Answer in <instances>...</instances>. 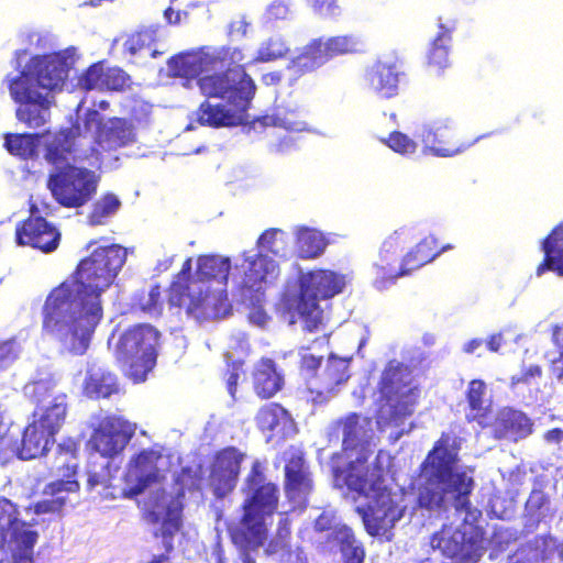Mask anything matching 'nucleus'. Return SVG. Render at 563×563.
Masks as SVG:
<instances>
[{
  "label": "nucleus",
  "mask_w": 563,
  "mask_h": 563,
  "mask_svg": "<svg viewBox=\"0 0 563 563\" xmlns=\"http://www.w3.org/2000/svg\"><path fill=\"white\" fill-rule=\"evenodd\" d=\"M288 51L282 36H271L260 45L255 60L260 63L276 60L283 58Z\"/></svg>",
  "instance_id": "nucleus-50"
},
{
  "label": "nucleus",
  "mask_w": 563,
  "mask_h": 563,
  "mask_svg": "<svg viewBox=\"0 0 563 563\" xmlns=\"http://www.w3.org/2000/svg\"><path fill=\"white\" fill-rule=\"evenodd\" d=\"M346 285L345 275L330 269H314L300 278L298 294L285 295L282 299V309L289 314L290 323L298 314L303 322V329L316 332L323 324V310L319 300L333 298L341 294Z\"/></svg>",
  "instance_id": "nucleus-6"
},
{
  "label": "nucleus",
  "mask_w": 563,
  "mask_h": 563,
  "mask_svg": "<svg viewBox=\"0 0 563 563\" xmlns=\"http://www.w3.org/2000/svg\"><path fill=\"white\" fill-rule=\"evenodd\" d=\"M162 459V453L154 449H144L134 454L126 467L124 482L134 483L122 492L125 498H134L141 495L152 484L161 479L157 462Z\"/></svg>",
  "instance_id": "nucleus-20"
},
{
  "label": "nucleus",
  "mask_w": 563,
  "mask_h": 563,
  "mask_svg": "<svg viewBox=\"0 0 563 563\" xmlns=\"http://www.w3.org/2000/svg\"><path fill=\"white\" fill-rule=\"evenodd\" d=\"M407 243L402 233L395 231L385 239L382 244L378 261L375 263L377 276L384 282H395L399 276H391V273H397L396 267L398 253L404 249Z\"/></svg>",
  "instance_id": "nucleus-34"
},
{
  "label": "nucleus",
  "mask_w": 563,
  "mask_h": 563,
  "mask_svg": "<svg viewBox=\"0 0 563 563\" xmlns=\"http://www.w3.org/2000/svg\"><path fill=\"white\" fill-rule=\"evenodd\" d=\"M240 48L231 46H221L211 52H187L172 56L168 62V69L174 77L197 78V80L218 64H223L232 59L239 60Z\"/></svg>",
  "instance_id": "nucleus-14"
},
{
  "label": "nucleus",
  "mask_w": 563,
  "mask_h": 563,
  "mask_svg": "<svg viewBox=\"0 0 563 563\" xmlns=\"http://www.w3.org/2000/svg\"><path fill=\"white\" fill-rule=\"evenodd\" d=\"M57 453L76 460L79 453V443L71 439L64 440L58 444Z\"/></svg>",
  "instance_id": "nucleus-63"
},
{
  "label": "nucleus",
  "mask_w": 563,
  "mask_h": 563,
  "mask_svg": "<svg viewBox=\"0 0 563 563\" xmlns=\"http://www.w3.org/2000/svg\"><path fill=\"white\" fill-rule=\"evenodd\" d=\"M486 384L482 379H473L468 383L466 389V401L472 411L471 416H467V421H475L487 416L488 407L485 405Z\"/></svg>",
  "instance_id": "nucleus-46"
},
{
  "label": "nucleus",
  "mask_w": 563,
  "mask_h": 563,
  "mask_svg": "<svg viewBox=\"0 0 563 563\" xmlns=\"http://www.w3.org/2000/svg\"><path fill=\"white\" fill-rule=\"evenodd\" d=\"M62 234L57 227L46 218L31 214L18 222L15 227V243L19 246H27L44 254L56 251L60 243Z\"/></svg>",
  "instance_id": "nucleus-18"
},
{
  "label": "nucleus",
  "mask_w": 563,
  "mask_h": 563,
  "mask_svg": "<svg viewBox=\"0 0 563 563\" xmlns=\"http://www.w3.org/2000/svg\"><path fill=\"white\" fill-rule=\"evenodd\" d=\"M460 444L456 439L443 432L420 465L423 482L418 488L417 505L427 510L445 508L450 495L456 511L467 512L474 479L464 471H455Z\"/></svg>",
  "instance_id": "nucleus-3"
},
{
  "label": "nucleus",
  "mask_w": 563,
  "mask_h": 563,
  "mask_svg": "<svg viewBox=\"0 0 563 563\" xmlns=\"http://www.w3.org/2000/svg\"><path fill=\"white\" fill-rule=\"evenodd\" d=\"M451 249L450 245L440 246L433 235L423 238L402 257L397 273L391 276H406L433 261L442 252Z\"/></svg>",
  "instance_id": "nucleus-29"
},
{
  "label": "nucleus",
  "mask_w": 563,
  "mask_h": 563,
  "mask_svg": "<svg viewBox=\"0 0 563 563\" xmlns=\"http://www.w3.org/2000/svg\"><path fill=\"white\" fill-rule=\"evenodd\" d=\"M439 32L430 44L427 54V64L429 67L441 71L449 66V51L452 42V33L456 30L457 21L455 19H438Z\"/></svg>",
  "instance_id": "nucleus-32"
},
{
  "label": "nucleus",
  "mask_w": 563,
  "mask_h": 563,
  "mask_svg": "<svg viewBox=\"0 0 563 563\" xmlns=\"http://www.w3.org/2000/svg\"><path fill=\"white\" fill-rule=\"evenodd\" d=\"M255 421L261 431L276 434H284L294 424L288 410L278 402L262 406L256 413Z\"/></svg>",
  "instance_id": "nucleus-39"
},
{
  "label": "nucleus",
  "mask_w": 563,
  "mask_h": 563,
  "mask_svg": "<svg viewBox=\"0 0 563 563\" xmlns=\"http://www.w3.org/2000/svg\"><path fill=\"white\" fill-rule=\"evenodd\" d=\"M336 424L342 429V450H355L361 444L363 435L361 415L351 412L339 419Z\"/></svg>",
  "instance_id": "nucleus-45"
},
{
  "label": "nucleus",
  "mask_w": 563,
  "mask_h": 563,
  "mask_svg": "<svg viewBox=\"0 0 563 563\" xmlns=\"http://www.w3.org/2000/svg\"><path fill=\"white\" fill-rule=\"evenodd\" d=\"M243 362L234 361L228 364V368L224 372V380L227 384V389L231 397H235L238 390V380L240 378V373L242 371Z\"/></svg>",
  "instance_id": "nucleus-56"
},
{
  "label": "nucleus",
  "mask_w": 563,
  "mask_h": 563,
  "mask_svg": "<svg viewBox=\"0 0 563 563\" xmlns=\"http://www.w3.org/2000/svg\"><path fill=\"white\" fill-rule=\"evenodd\" d=\"M367 457L357 456L343 467L342 453H334L330 459L334 486L346 487L367 498L364 506L355 511L361 516L366 532L372 537L384 536L405 512L396 498V494L384 484V467L378 457L366 466Z\"/></svg>",
  "instance_id": "nucleus-2"
},
{
  "label": "nucleus",
  "mask_w": 563,
  "mask_h": 563,
  "mask_svg": "<svg viewBox=\"0 0 563 563\" xmlns=\"http://www.w3.org/2000/svg\"><path fill=\"white\" fill-rule=\"evenodd\" d=\"M542 376V367L540 365H531L521 369L519 375L511 377V385H528L531 380Z\"/></svg>",
  "instance_id": "nucleus-58"
},
{
  "label": "nucleus",
  "mask_w": 563,
  "mask_h": 563,
  "mask_svg": "<svg viewBox=\"0 0 563 563\" xmlns=\"http://www.w3.org/2000/svg\"><path fill=\"white\" fill-rule=\"evenodd\" d=\"M16 354L14 351V344L10 340L0 339V367H3L8 363L15 360Z\"/></svg>",
  "instance_id": "nucleus-62"
},
{
  "label": "nucleus",
  "mask_w": 563,
  "mask_h": 563,
  "mask_svg": "<svg viewBox=\"0 0 563 563\" xmlns=\"http://www.w3.org/2000/svg\"><path fill=\"white\" fill-rule=\"evenodd\" d=\"M314 12L324 18H333L340 13L338 0H310Z\"/></svg>",
  "instance_id": "nucleus-57"
},
{
  "label": "nucleus",
  "mask_w": 563,
  "mask_h": 563,
  "mask_svg": "<svg viewBox=\"0 0 563 563\" xmlns=\"http://www.w3.org/2000/svg\"><path fill=\"white\" fill-rule=\"evenodd\" d=\"M159 331L151 324H135L119 338L114 355L134 383L144 382L157 358Z\"/></svg>",
  "instance_id": "nucleus-9"
},
{
  "label": "nucleus",
  "mask_w": 563,
  "mask_h": 563,
  "mask_svg": "<svg viewBox=\"0 0 563 563\" xmlns=\"http://www.w3.org/2000/svg\"><path fill=\"white\" fill-rule=\"evenodd\" d=\"M99 178L93 170L65 164L49 173L46 187L55 201L68 209L87 205L97 194Z\"/></svg>",
  "instance_id": "nucleus-10"
},
{
  "label": "nucleus",
  "mask_w": 563,
  "mask_h": 563,
  "mask_svg": "<svg viewBox=\"0 0 563 563\" xmlns=\"http://www.w3.org/2000/svg\"><path fill=\"white\" fill-rule=\"evenodd\" d=\"M192 261L186 258L180 271L174 276L167 289V303L170 309L185 308L188 316L197 319L218 316L219 311L214 307V301H220L222 297L210 291L199 290L197 294L190 292Z\"/></svg>",
  "instance_id": "nucleus-11"
},
{
  "label": "nucleus",
  "mask_w": 563,
  "mask_h": 563,
  "mask_svg": "<svg viewBox=\"0 0 563 563\" xmlns=\"http://www.w3.org/2000/svg\"><path fill=\"white\" fill-rule=\"evenodd\" d=\"M550 503L548 495L541 489H532L527 501L526 508L532 512H539Z\"/></svg>",
  "instance_id": "nucleus-59"
},
{
  "label": "nucleus",
  "mask_w": 563,
  "mask_h": 563,
  "mask_svg": "<svg viewBox=\"0 0 563 563\" xmlns=\"http://www.w3.org/2000/svg\"><path fill=\"white\" fill-rule=\"evenodd\" d=\"M157 30L153 27H143L126 37L123 43V51L131 56L148 53L152 58H156L164 53L157 48Z\"/></svg>",
  "instance_id": "nucleus-41"
},
{
  "label": "nucleus",
  "mask_w": 563,
  "mask_h": 563,
  "mask_svg": "<svg viewBox=\"0 0 563 563\" xmlns=\"http://www.w3.org/2000/svg\"><path fill=\"white\" fill-rule=\"evenodd\" d=\"M329 540L339 545L344 563H364L365 549L355 538L351 528L346 526L335 527L329 534Z\"/></svg>",
  "instance_id": "nucleus-40"
},
{
  "label": "nucleus",
  "mask_w": 563,
  "mask_h": 563,
  "mask_svg": "<svg viewBox=\"0 0 563 563\" xmlns=\"http://www.w3.org/2000/svg\"><path fill=\"white\" fill-rule=\"evenodd\" d=\"M9 531L16 548L31 555L38 538V533L31 529V525L20 519H11Z\"/></svg>",
  "instance_id": "nucleus-47"
},
{
  "label": "nucleus",
  "mask_w": 563,
  "mask_h": 563,
  "mask_svg": "<svg viewBox=\"0 0 563 563\" xmlns=\"http://www.w3.org/2000/svg\"><path fill=\"white\" fill-rule=\"evenodd\" d=\"M247 110L224 102L212 104L206 98L196 111V120L199 124L211 128L236 126L247 120Z\"/></svg>",
  "instance_id": "nucleus-26"
},
{
  "label": "nucleus",
  "mask_w": 563,
  "mask_h": 563,
  "mask_svg": "<svg viewBox=\"0 0 563 563\" xmlns=\"http://www.w3.org/2000/svg\"><path fill=\"white\" fill-rule=\"evenodd\" d=\"M86 131H95V143L103 152H112L135 141L134 126L128 119L113 117L107 122L97 110H88L84 117Z\"/></svg>",
  "instance_id": "nucleus-17"
},
{
  "label": "nucleus",
  "mask_w": 563,
  "mask_h": 563,
  "mask_svg": "<svg viewBox=\"0 0 563 563\" xmlns=\"http://www.w3.org/2000/svg\"><path fill=\"white\" fill-rule=\"evenodd\" d=\"M246 485L251 493L242 504L243 514L239 521L228 523L227 530L233 544L262 547L267 539L265 518L272 516L278 507V487L265 483V475L257 461L252 464Z\"/></svg>",
  "instance_id": "nucleus-5"
},
{
  "label": "nucleus",
  "mask_w": 563,
  "mask_h": 563,
  "mask_svg": "<svg viewBox=\"0 0 563 563\" xmlns=\"http://www.w3.org/2000/svg\"><path fill=\"white\" fill-rule=\"evenodd\" d=\"M385 143L394 152L401 155L413 154L417 150L416 142L399 131L391 132L385 140Z\"/></svg>",
  "instance_id": "nucleus-54"
},
{
  "label": "nucleus",
  "mask_w": 563,
  "mask_h": 563,
  "mask_svg": "<svg viewBox=\"0 0 563 563\" xmlns=\"http://www.w3.org/2000/svg\"><path fill=\"white\" fill-rule=\"evenodd\" d=\"M40 101L41 103L31 101L30 103L18 104L15 109L16 120L30 129L43 126L49 119L51 101L47 97Z\"/></svg>",
  "instance_id": "nucleus-44"
},
{
  "label": "nucleus",
  "mask_w": 563,
  "mask_h": 563,
  "mask_svg": "<svg viewBox=\"0 0 563 563\" xmlns=\"http://www.w3.org/2000/svg\"><path fill=\"white\" fill-rule=\"evenodd\" d=\"M125 260L121 245L99 246L47 295L42 309L43 329L73 354L87 351L103 317L101 296L112 286Z\"/></svg>",
  "instance_id": "nucleus-1"
},
{
  "label": "nucleus",
  "mask_w": 563,
  "mask_h": 563,
  "mask_svg": "<svg viewBox=\"0 0 563 563\" xmlns=\"http://www.w3.org/2000/svg\"><path fill=\"white\" fill-rule=\"evenodd\" d=\"M8 89L10 97L16 104L30 103L31 101L41 103L40 100L43 101L47 97V92H44L45 89L40 87L35 77L26 67L9 80Z\"/></svg>",
  "instance_id": "nucleus-37"
},
{
  "label": "nucleus",
  "mask_w": 563,
  "mask_h": 563,
  "mask_svg": "<svg viewBox=\"0 0 563 563\" xmlns=\"http://www.w3.org/2000/svg\"><path fill=\"white\" fill-rule=\"evenodd\" d=\"M245 454L235 446L214 452L209 465L208 486L216 499H223L235 489Z\"/></svg>",
  "instance_id": "nucleus-15"
},
{
  "label": "nucleus",
  "mask_w": 563,
  "mask_h": 563,
  "mask_svg": "<svg viewBox=\"0 0 563 563\" xmlns=\"http://www.w3.org/2000/svg\"><path fill=\"white\" fill-rule=\"evenodd\" d=\"M253 389L261 399H269L284 387V375L277 369L276 363L268 357H262L252 373Z\"/></svg>",
  "instance_id": "nucleus-31"
},
{
  "label": "nucleus",
  "mask_w": 563,
  "mask_h": 563,
  "mask_svg": "<svg viewBox=\"0 0 563 563\" xmlns=\"http://www.w3.org/2000/svg\"><path fill=\"white\" fill-rule=\"evenodd\" d=\"M231 271L229 257L203 254L197 257L195 276L200 283H217L227 286Z\"/></svg>",
  "instance_id": "nucleus-35"
},
{
  "label": "nucleus",
  "mask_w": 563,
  "mask_h": 563,
  "mask_svg": "<svg viewBox=\"0 0 563 563\" xmlns=\"http://www.w3.org/2000/svg\"><path fill=\"white\" fill-rule=\"evenodd\" d=\"M534 423L527 413L512 408L501 410L495 420V433L499 439L519 441L533 433Z\"/></svg>",
  "instance_id": "nucleus-30"
},
{
  "label": "nucleus",
  "mask_w": 563,
  "mask_h": 563,
  "mask_svg": "<svg viewBox=\"0 0 563 563\" xmlns=\"http://www.w3.org/2000/svg\"><path fill=\"white\" fill-rule=\"evenodd\" d=\"M288 12V4L283 0H275L267 8V15L272 20H283L287 16Z\"/></svg>",
  "instance_id": "nucleus-61"
},
{
  "label": "nucleus",
  "mask_w": 563,
  "mask_h": 563,
  "mask_svg": "<svg viewBox=\"0 0 563 563\" xmlns=\"http://www.w3.org/2000/svg\"><path fill=\"white\" fill-rule=\"evenodd\" d=\"M299 253L302 258H316L320 256L325 247L323 239L314 232L302 234L299 240Z\"/></svg>",
  "instance_id": "nucleus-51"
},
{
  "label": "nucleus",
  "mask_w": 563,
  "mask_h": 563,
  "mask_svg": "<svg viewBox=\"0 0 563 563\" xmlns=\"http://www.w3.org/2000/svg\"><path fill=\"white\" fill-rule=\"evenodd\" d=\"M541 249L544 257L537 266V275L540 276L547 271H552L559 276H563V221L543 239Z\"/></svg>",
  "instance_id": "nucleus-33"
},
{
  "label": "nucleus",
  "mask_w": 563,
  "mask_h": 563,
  "mask_svg": "<svg viewBox=\"0 0 563 563\" xmlns=\"http://www.w3.org/2000/svg\"><path fill=\"white\" fill-rule=\"evenodd\" d=\"M430 544L457 563H477L485 551V531L478 526L452 532L441 530L431 536Z\"/></svg>",
  "instance_id": "nucleus-13"
},
{
  "label": "nucleus",
  "mask_w": 563,
  "mask_h": 563,
  "mask_svg": "<svg viewBox=\"0 0 563 563\" xmlns=\"http://www.w3.org/2000/svg\"><path fill=\"white\" fill-rule=\"evenodd\" d=\"M274 267V262L264 254H256L251 257L244 256L241 288L249 291L260 290Z\"/></svg>",
  "instance_id": "nucleus-38"
},
{
  "label": "nucleus",
  "mask_w": 563,
  "mask_h": 563,
  "mask_svg": "<svg viewBox=\"0 0 563 563\" xmlns=\"http://www.w3.org/2000/svg\"><path fill=\"white\" fill-rule=\"evenodd\" d=\"M121 201L117 195L107 192L98 199L88 214V222L91 225H100L113 216L120 208Z\"/></svg>",
  "instance_id": "nucleus-48"
},
{
  "label": "nucleus",
  "mask_w": 563,
  "mask_h": 563,
  "mask_svg": "<svg viewBox=\"0 0 563 563\" xmlns=\"http://www.w3.org/2000/svg\"><path fill=\"white\" fill-rule=\"evenodd\" d=\"M84 393L93 399L109 398L119 393L117 376L101 369L90 371L84 383Z\"/></svg>",
  "instance_id": "nucleus-42"
},
{
  "label": "nucleus",
  "mask_w": 563,
  "mask_h": 563,
  "mask_svg": "<svg viewBox=\"0 0 563 563\" xmlns=\"http://www.w3.org/2000/svg\"><path fill=\"white\" fill-rule=\"evenodd\" d=\"M65 468V475L68 477V479H57L46 485L43 494L49 497L38 500L33 505V510L36 515L59 514L66 504V497L62 496L60 494L63 492L69 493L79 490V483L73 478L76 476L77 465L66 464Z\"/></svg>",
  "instance_id": "nucleus-27"
},
{
  "label": "nucleus",
  "mask_w": 563,
  "mask_h": 563,
  "mask_svg": "<svg viewBox=\"0 0 563 563\" xmlns=\"http://www.w3.org/2000/svg\"><path fill=\"white\" fill-rule=\"evenodd\" d=\"M19 510L15 504L8 498H0V521H5L8 528L11 519H19Z\"/></svg>",
  "instance_id": "nucleus-60"
},
{
  "label": "nucleus",
  "mask_w": 563,
  "mask_h": 563,
  "mask_svg": "<svg viewBox=\"0 0 563 563\" xmlns=\"http://www.w3.org/2000/svg\"><path fill=\"white\" fill-rule=\"evenodd\" d=\"M291 537V522L288 518H282L278 521L275 537L269 540L265 552L271 555L279 552L289 547V540Z\"/></svg>",
  "instance_id": "nucleus-52"
},
{
  "label": "nucleus",
  "mask_w": 563,
  "mask_h": 563,
  "mask_svg": "<svg viewBox=\"0 0 563 563\" xmlns=\"http://www.w3.org/2000/svg\"><path fill=\"white\" fill-rule=\"evenodd\" d=\"M284 488L290 500L301 498L312 489L310 472L300 452H292L286 460Z\"/></svg>",
  "instance_id": "nucleus-28"
},
{
  "label": "nucleus",
  "mask_w": 563,
  "mask_h": 563,
  "mask_svg": "<svg viewBox=\"0 0 563 563\" xmlns=\"http://www.w3.org/2000/svg\"><path fill=\"white\" fill-rule=\"evenodd\" d=\"M135 426L118 415L99 419L92 431L90 443L101 456L112 459L123 452L134 437Z\"/></svg>",
  "instance_id": "nucleus-16"
},
{
  "label": "nucleus",
  "mask_w": 563,
  "mask_h": 563,
  "mask_svg": "<svg viewBox=\"0 0 563 563\" xmlns=\"http://www.w3.org/2000/svg\"><path fill=\"white\" fill-rule=\"evenodd\" d=\"M545 442L556 445L560 450H563V429L553 428L548 430L543 434Z\"/></svg>",
  "instance_id": "nucleus-64"
},
{
  "label": "nucleus",
  "mask_w": 563,
  "mask_h": 563,
  "mask_svg": "<svg viewBox=\"0 0 563 563\" xmlns=\"http://www.w3.org/2000/svg\"><path fill=\"white\" fill-rule=\"evenodd\" d=\"M30 397L35 405L33 420L25 426L20 440L5 444L21 460L44 456L55 443L67 413L66 395L56 393L51 382H35Z\"/></svg>",
  "instance_id": "nucleus-4"
},
{
  "label": "nucleus",
  "mask_w": 563,
  "mask_h": 563,
  "mask_svg": "<svg viewBox=\"0 0 563 563\" xmlns=\"http://www.w3.org/2000/svg\"><path fill=\"white\" fill-rule=\"evenodd\" d=\"M352 357H340L330 354L324 368L320 374L318 384H310L306 393L314 404H324L335 388L350 378V363Z\"/></svg>",
  "instance_id": "nucleus-23"
},
{
  "label": "nucleus",
  "mask_w": 563,
  "mask_h": 563,
  "mask_svg": "<svg viewBox=\"0 0 563 563\" xmlns=\"http://www.w3.org/2000/svg\"><path fill=\"white\" fill-rule=\"evenodd\" d=\"M322 363V356H316L311 353L301 354L299 360V368L301 372L310 375V379L307 383V387L310 384H318L320 375H318V371Z\"/></svg>",
  "instance_id": "nucleus-55"
},
{
  "label": "nucleus",
  "mask_w": 563,
  "mask_h": 563,
  "mask_svg": "<svg viewBox=\"0 0 563 563\" xmlns=\"http://www.w3.org/2000/svg\"><path fill=\"white\" fill-rule=\"evenodd\" d=\"M239 60L221 63L213 70L201 76L198 88L207 99H219L225 104L249 109L256 92V85L242 64L245 56L240 48Z\"/></svg>",
  "instance_id": "nucleus-8"
},
{
  "label": "nucleus",
  "mask_w": 563,
  "mask_h": 563,
  "mask_svg": "<svg viewBox=\"0 0 563 563\" xmlns=\"http://www.w3.org/2000/svg\"><path fill=\"white\" fill-rule=\"evenodd\" d=\"M481 137H464L452 124L438 123L423 134L426 150L437 157H453L464 153Z\"/></svg>",
  "instance_id": "nucleus-22"
},
{
  "label": "nucleus",
  "mask_w": 563,
  "mask_h": 563,
  "mask_svg": "<svg viewBox=\"0 0 563 563\" xmlns=\"http://www.w3.org/2000/svg\"><path fill=\"white\" fill-rule=\"evenodd\" d=\"M377 393L378 412L395 426L413 415L420 397V388L412 385L409 366L397 360H390L385 365L377 383Z\"/></svg>",
  "instance_id": "nucleus-7"
},
{
  "label": "nucleus",
  "mask_w": 563,
  "mask_h": 563,
  "mask_svg": "<svg viewBox=\"0 0 563 563\" xmlns=\"http://www.w3.org/2000/svg\"><path fill=\"white\" fill-rule=\"evenodd\" d=\"M162 291L159 284L151 286L148 291H140L133 302V306L150 316H161L163 312Z\"/></svg>",
  "instance_id": "nucleus-49"
},
{
  "label": "nucleus",
  "mask_w": 563,
  "mask_h": 563,
  "mask_svg": "<svg viewBox=\"0 0 563 563\" xmlns=\"http://www.w3.org/2000/svg\"><path fill=\"white\" fill-rule=\"evenodd\" d=\"M25 67L45 91L62 87L69 71L67 57L60 53L32 56Z\"/></svg>",
  "instance_id": "nucleus-24"
},
{
  "label": "nucleus",
  "mask_w": 563,
  "mask_h": 563,
  "mask_svg": "<svg viewBox=\"0 0 563 563\" xmlns=\"http://www.w3.org/2000/svg\"><path fill=\"white\" fill-rule=\"evenodd\" d=\"M132 85L130 75L120 67H108L99 60L86 68L76 80V88L81 91H124Z\"/></svg>",
  "instance_id": "nucleus-21"
},
{
  "label": "nucleus",
  "mask_w": 563,
  "mask_h": 563,
  "mask_svg": "<svg viewBox=\"0 0 563 563\" xmlns=\"http://www.w3.org/2000/svg\"><path fill=\"white\" fill-rule=\"evenodd\" d=\"M41 136L38 133H7L4 135V147L14 156L30 159L37 153Z\"/></svg>",
  "instance_id": "nucleus-43"
},
{
  "label": "nucleus",
  "mask_w": 563,
  "mask_h": 563,
  "mask_svg": "<svg viewBox=\"0 0 563 563\" xmlns=\"http://www.w3.org/2000/svg\"><path fill=\"white\" fill-rule=\"evenodd\" d=\"M361 48V41L354 35H339L328 38L322 42L321 38L311 41L300 53L296 56L289 69L297 79L308 73H311L325 64L329 59L345 54L357 53Z\"/></svg>",
  "instance_id": "nucleus-12"
},
{
  "label": "nucleus",
  "mask_w": 563,
  "mask_h": 563,
  "mask_svg": "<svg viewBox=\"0 0 563 563\" xmlns=\"http://www.w3.org/2000/svg\"><path fill=\"white\" fill-rule=\"evenodd\" d=\"M402 75L401 64L397 60H376L366 68L364 79L369 90L380 98L389 99L398 95Z\"/></svg>",
  "instance_id": "nucleus-25"
},
{
  "label": "nucleus",
  "mask_w": 563,
  "mask_h": 563,
  "mask_svg": "<svg viewBox=\"0 0 563 563\" xmlns=\"http://www.w3.org/2000/svg\"><path fill=\"white\" fill-rule=\"evenodd\" d=\"M199 482L200 478L196 471L190 466L181 467L174 478V483L179 487L175 496L179 497V500H181L186 490H195L199 488Z\"/></svg>",
  "instance_id": "nucleus-53"
},
{
  "label": "nucleus",
  "mask_w": 563,
  "mask_h": 563,
  "mask_svg": "<svg viewBox=\"0 0 563 563\" xmlns=\"http://www.w3.org/2000/svg\"><path fill=\"white\" fill-rule=\"evenodd\" d=\"M183 501L165 489L152 492L143 503L144 518L152 525H162L164 536H174L181 527Z\"/></svg>",
  "instance_id": "nucleus-19"
},
{
  "label": "nucleus",
  "mask_w": 563,
  "mask_h": 563,
  "mask_svg": "<svg viewBox=\"0 0 563 563\" xmlns=\"http://www.w3.org/2000/svg\"><path fill=\"white\" fill-rule=\"evenodd\" d=\"M75 136L71 128L60 129L49 135L44 145V159L55 169L62 168L74 152Z\"/></svg>",
  "instance_id": "nucleus-36"
}]
</instances>
